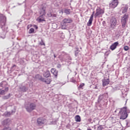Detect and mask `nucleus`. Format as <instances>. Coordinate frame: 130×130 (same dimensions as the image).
<instances>
[{
    "mask_svg": "<svg viewBox=\"0 0 130 130\" xmlns=\"http://www.w3.org/2000/svg\"><path fill=\"white\" fill-rule=\"evenodd\" d=\"M40 14L41 16H40L37 19V21H38L39 23L45 21V15L46 14V13L45 12V9L42 8L40 12Z\"/></svg>",
    "mask_w": 130,
    "mask_h": 130,
    "instance_id": "f257e3e1",
    "label": "nucleus"
},
{
    "mask_svg": "<svg viewBox=\"0 0 130 130\" xmlns=\"http://www.w3.org/2000/svg\"><path fill=\"white\" fill-rule=\"evenodd\" d=\"M70 23H72L71 18H65L61 22V28L63 29H66L68 28V26Z\"/></svg>",
    "mask_w": 130,
    "mask_h": 130,
    "instance_id": "f03ea898",
    "label": "nucleus"
},
{
    "mask_svg": "<svg viewBox=\"0 0 130 130\" xmlns=\"http://www.w3.org/2000/svg\"><path fill=\"white\" fill-rule=\"evenodd\" d=\"M119 115H120V119H125L127 117V113L126 112V108H123L119 112Z\"/></svg>",
    "mask_w": 130,
    "mask_h": 130,
    "instance_id": "7ed1b4c3",
    "label": "nucleus"
},
{
    "mask_svg": "<svg viewBox=\"0 0 130 130\" xmlns=\"http://www.w3.org/2000/svg\"><path fill=\"white\" fill-rule=\"evenodd\" d=\"M128 20V15L124 14L121 17V24H122V28H124L126 26V23Z\"/></svg>",
    "mask_w": 130,
    "mask_h": 130,
    "instance_id": "20e7f679",
    "label": "nucleus"
},
{
    "mask_svg": "<svg viewBox=\"0 0 130 130\" xmlns=\"http://www.w3.org/2000/svg\"><path fill=\"white\" fill-rule=\"evenodd\" d=\"M25 108L28 112H31L36 108V105L35 103H30L28 106H25Z\"/></svg>",
    "mask_w": 130,
    "mask_h": 130,
    "instance_id": "39448f33",
    "label": "nucleus"
},
{
    "mask_svg": "<svg viewBox=\"0 0 130 130\" xmlns=\"http://www.w3.org/2000/svg\"><path fill=\"white\" fill-rule=\"evenodd\" d=\"M103 14H104V10L102 9L99 7H98L96 9V13L94 15V17L95 18H97V17H99L100 16H102Z\"/></svg>",
    "mask_w": 130,
    "mask_h": 130,
    "instance_id": "423d86ee",
    "label": "nucleus"
},
{
    "mask_svg": "<svg viewBox=\"0 0 130 130\" xmlns=\"http://www.w3.org/2000/svg\"><path fill=\"white\" fill-rule=\"evenodd\" d=\"M116 23H117L116 18H115V17H112L110 21V26H111V28H112V29H114V28L115 27V26H116Z\"/></svg>",
    "mask_w": 130,
    "mask_h": 130,
    "instance_id": "0eeeda50",
    "label": "nucleus"
},
{
    "mask_svg": "<svg viewBox=\"0 0 130 130\" xmlns=\"http://www.w3.org/2000/svg\"><path fill=\"white\" fill-rule=\"evenodd\" d=\"M118 5V0H113L111 1V3L109 4V6L110 8L112 9H114L117 7Z\"/></svg>",
    "mask_w": 130,
    "mask_h": 130,
    "instance_id": "6e6552de",
    "label": "nucleus"
},
{
    "mask_svg": "<svg viewBox=\"0 0 130 130\" xmlns=\"http://www.w3.org/2000/svg\"><path fill=\"white\" fill-rule=\"evenodd\" d=\"M12 123V121L10 119H6L2 122L3 125H10Z\"/></svg>",
    "mask_w": 130,
    "mask_h": 130,
    "instance_id": "1a4fd4ad",
    "label": "nucleus"
},
{
    "mask_svg": "<svg viewBox=\"0 0 130 130\" xmlns=\"http://www.w3.org/2000/svg\"><path fill=\"white\" fill-rule=\"evenodd\" d=\"M46 120L43 118H39L37 119V122L38 124L41 125L42 124H44L45 123Z\"/></svg>",
    "mask_w": 130,
    "mask_h": 130,
    "instance_id": "9d476101",
    "label": "nucleus"
},
{
    "mask_svg": "<svg viewBox=\"0 0 130 130\" xmlns=\"http://www.w3.org/2000/svg\"><path fill=\"white\" fill-rule=\"evenodd\" d=\"M9 91V87H6L4 90L0 89V95H6Z\"/></svg>",
    "mask_w": 130,
    "mask_h": 130,
    "instance_id": "9b49d317",
    "label": "nucleus"
},
{
    "mask_svg": "<svg viewBox=\"0 0 130 130\" xmlns=\"http://www.w3.org/2000/svg\"><path fill=\"white\" fill-rule=\"evenodd\" d=\"M0 87L3 88H5V89H6V88H9V87H8V82L6 81H2L0 83Z\"/></svg>",
    "mask_w": 130,
    "mask_h": 130,
    "instance_id": "f8f14e48",
    "label": "nucleus"
},
{
    "mask_svg": "<svg viewBox=\"0 0 130 130\" xmlns=\"http://www.w3.org/2000/svg\"><path fill=\"white\" fill-rule=\"evenodd\" d=\"M118 45V42H116L114 43L113 44L111 45L110 46V49L111 50H114L117 47V46Z\"/></svg>",
    "mask_w": 130,
    "mask_h": 130,
    "instance_id": "ddd939ff",
    "label": "nucleus"
},
{
    "mask_svg": "<svg viewBox=\"0 0 130 130\" xmlns=\"http://www.w3.org/2000/svg\"><path fill=\"white\" fill-rule=\"evenodd\" d=\"M109 84V79H103V87H105V86H107Z\"/></svg>",
    "mask_w": 130,
    "mask_h": 130,
    "instance_id": "4468645a",
    "label": "nucleus"
},
{
    "mask_svg": "<svg viewBox=\"0 0 130 130\" xmlns=\"http://www.w3.org/2000/svg\"><path fill=\"white\" fill-rule=\"evenodd\" d=\"M51 72L52 74H53L54 76H55V78H56V77H57V73H58V72L57 70H56V69H55L54 68H52L51 70Z\"/></svg>",
    "mask_w": 130,
    "mask_h": 130,
    "instance_id": "2eb2a0df",
    "label": "nucleus"
},
{
    "mask_svg": "<svg viewBox=\"0 0 130 130\" xmlns=\"http://www.w3.org/2000/svg\"><path fill=\"white\" fill-rule=\"evenodd\" d=\"M43 76L45 78H48L50 77V72H49V71L47 70L44 73Z\"/></svg>",
    "mask_w": 130,
    "mask_h": 130,
    "instance_id": "dca6fc26",
    "label": "nucleus"
},
{
    "mask_svg": "<svg viewBox=\"0 0 130 130\" xmlns=\"http://www.w3.org/2000/svg\"><path fill=\"white\" fill-rule=\"evenodd\" d=\"M0 24L2 26L5 25V17L0 16Z\"/></svg>",
    "mask_w": 130,
    "mask_h": 130,
    "instance_id": "f3484780",
    "label": "nucleus"
},
{
    "mask_svg": "<svg viewBox=\"0 0 130 130\" xmlns=\"http://www.w3.org/2000/svg\"><path fill=\"white\" fill-rule=\"evenodd\" d=\"M12 115V113L11 112H5L4 114H3L4 116H6V117H10Z\"/></svg>",
    "mask_w": 130,
    "mask_h": 130,
    "instance_id": "a211bd4d",
    "label": "nucleus"
},
{
    "mask_svg": "<svg viewBox=\"0 0 130 130\" xmlns=\"http://www.w3.org/2000/svg\"><path fill=\"white\" fill-rule=\"evenodd\" d=\"M128 9V7L127 6H125L124 7H122L121 8L122 10V13L123 14H124V13H126L127 12V9Z\"/></svg>",
    "mask_w": 130,
    "mask_h": 130,
    "instance_id": "6ab92c4d",
    "label": "nucleus"
},
{
    "mask_svg": "<svg viewBox=\"0 0 130 130\" xmlns=\"http://www.w3.org/2000/svg\"><path fill=\"white\" fill-rule=\"evenodd\" d=\"M92 22H93L92 16H90V19L87 23V26H91V25H92Z\"/></svg>",
    "mask_w": 130,
    "mask_h": 130,
    "instance_id": "aec40b11",
    "label": "nucleus"
},
{
    "mask_svg": "<svg viewBox=\"0 0 130 130\" xmlns=\"http://www.w3.org/2000/svg\"><path fill=\"white\" fill-rule=\"evenodd\" d=\"M75 120L77 122H80L81 121V117L79 115H76L75 116Z\"/></svg>",
    "mask_w": 130,
    "mask_h": 130,
    "instance_id": "412c9836",
    "label": "nucleus"
},
{
    "mask_svg": "<svg viewBox=\"0 0 130 130\" xmlns=\"http://www.w3.org/2000/svg\"><path fill=\"white\" fill-rule=\"evenodd\" d=\"M20 89L21 91H22V92H26V91L28 90V89L26 88V87L25 86H22L20 88Z\"/></svg>",
    "mask_w": 130,
    "mask_h": 130,
    "instance_id": "4be33fe9",
    "label": "nucleus"
},
{
    "mask_svg": "<svg viewBox=\"0 0 130 130\" xmlns=\"http://www.w3.org/2000/svg\"><path fill=\"white\" fill-rule=\"evenodd\" d=\"M79 52L80 50H79V48H76V50L75 52V56H78V55H79Z\"/></svg>",
    "mask_w": 130,
    "mask_h": 130,
    "instance_id": "5701e85b",
    "label": "nucleus"
},
{
    "mask_svg": "<svg viewBox=\"0 0 130 130\" xmlns=\"http://www.w3.org/2000/svg\"><path fill=\"white\" fill-rule=\"evenodd\" d=\"M51 82V80L50 79H47L45 81V83L46 84H49Z\"/></svg>",
    "mask_w": 130,
    "mask_h": 130,
    "instance_id": "b1692460",
    "label": "nucleus"
},
{
    "mask_svg": "<svg viewBox=\"0 0 130 130\" xmlns=\"http://www.w3.org/2000/svg\"><path fill=\"white\" fill-rule=\"evenodd\" d=\"M85 86V83H81L80 84L79 86L78 87V89H83V87Z\"/></svg>",
    "mask_w": 130,
    "mask_h": 130,
    "instance_id": "393cba45",
    "label": "nucleus"
},
{
    "mask_svg": "<svg viewBox=\"0 0 130 130\" xmlns=\"http://www.w3.org/2000/svg\"><path fill=\"white\" fill-rule=\"evenodd\" d=\"M10 95L11 94L9 93L8 95H5L3 96V99H4V100L9 99V98H10Z\"/></svg>",
    "mask_w": 130,
    "mask_h": 130,
    "instance_id": "a878e982",
    "label": "nucleus"
},
{
    "mask_svg": "<svg viewBox=\"0 0 130 130\" xmlns=\"http://www.w3.org/2000/svg\"><path fill=\"white\" fill-rule=\"evenodd\" d=\"M28 33H29V34H32V33H34V28H31L29 29V31H28Z\"/></svg>",
    "mask_w": 130,
    "mask_h": 130,
    "instance_id": "bb28decb",
    "label": "nucleus"
},
{
    "mask_svg": "<svg viewBox=\"0 0 130 130\" xmlns=\"http://www.w3.org/2000/svg\"><path fill=\"white\" fill-rule=\"evenodd\" d=\"M17 67V66L16 64H14L11 67V71H14V70H16V68Z\"/></svg>",
    "mask_w": 130,
    "mask_h": 130,
    "instance_id": "cd10ccee",
    "label": "nucleus"
},
{
    "mask_svg": "<svg viewBox=\"0 0 130 130\" xmlns=\"http://www.w3.org/2000/svg\"><path fill=\"white\" fill-rule=\"evenodd\" d=\"M64 12L66 13V14H69L71 13V11H70V9H66V10H65Z\"/></svg>",
    "mask_w": 130,
    "mask_h": 130,
    "instance_id": "c85d7f7f",
    "label": "nucleus"
},
{
    "mask_svg": "<svg viewBox=\"0 0 130 130\" xmlns=\"http://www.w3.org/2000/svg\"><path fill=\"white\" fill-rule=\"evenodd\" d=\"M47 16L49 18H51V17L52 16V13H51V12H49L47 13Z\"/></svg>",
    "mask_w": 130,
    "mask_h": 130,
    "instance_id": "c756f323",
    "label": "nucleus"
},
{
    "mask_svg": "<svg viewBox=\"0 0 130 130\" xmlns=\"http://www.w3.org/2000/svg\"><path fill=\"white\" fill-rule=\"evenodd\" d=\"M16 112V108H14V110H12L11 113V115L14 114Z\"/></svg>",
    "mask_w": 130,
    "mask_h": 130,
    "instance_id": "7c9ffc66",
    "label": "nucleus"
},
{
    "mask_svg": "<svg viewBox=\"0 0 130 130\" xmlns=\"http://www.w3.org/2000/svg\"><path fill=\"white\" fill-rule=\"evenodd\" d=\"M124 50H125V51H127V50H128V47L127 46H124Z\"/></svg>",
    "mask_w": 130,
    "mask_h": 130,
    "instance_id": "2f4dec72",
    "label": "nucleus"
},
{
    "mask_svg": "<svg viewBox=\"0 0 130 130\" xmlns=\"http://www.w3.org/2000/svg\"><path fill=\"white\" fill-rule=\"evenodd\" d=\"M40 44L41 45H45V43H44L43 40H41V42L40 43Z\"/></svg>",
    "mask_w": 130,
    "mask_h": 130,
    "instance_id": "473e14b6",
    "label": "nucleus"
},
{
    "mask_svg": "<svg viewBox=\"0 0 130 130\" xmlns=\"http://www.w3.org/2000/svg\"><path fill=\"white\" fill-rule=\"evenodd\" d=\"M103 129V127L102 126L100 125L98 127L97 130H102Z\"/></svg>",
    "mask_w": 130,
    "mask_h": 130,
    "instance_id": "72a5a7b5",
    "label": "nucleus"
},
{
    "mask_svg": "<svg viewBox=\"0 0 130 130\" xmlns=\"http://www.w3.org/2000/svg\"><path fill=\"white\" fill-rule=\"evenodd\" d=\"M52 18H56V14L52 13Z\"/></svg>",
    "mask_w": 130,
    "mask_h": 130,
    "instance_id": "f704fd0d",
    "label": "nucleus"
},
{
    "mask_svg": "<svg viewBox=\"0 0 130 130\" xmlns=\"http://www.w3.org/2000/svg\"><path fill=\"white\" fill-rule=\"evenodd\" d=\"M102 98H103V95H100L99 98V99L101 101L102 100Z\"/></svg>",
    "mask_w": 130,
    "mask_h": 130,
    "instance_id": "c9c22d12",
    "label": "nucleus"
},
{
    "mask_svg": "<svg viewBox=\"0 0 130 130\" xmlns=\"http://www.w3.org/2000/svg\"><path fill=\"white\" fill-rule=\"evenodd\" d=\"M57 67L58 68V69H60V68H61V65H60V64H58Z\"/></svg>",
    "mask_w": 130,
    "mask_h": 130,
    "instance_id": "e433bc0d",
    "label": "nucleus"
},
{
    "mask_svg": "<svg viewBox=\"0 0 130 130\" xmlns=\"http://www.w3.org/2000/svg\"><path fill=\"white\" fill-rule=\"evenodd\" d=\"M41 81H42V82H45V79L42 78H41Z\"/></svg>",
    "mask_w": 130,
    "mask_h": 130,
    "instance_id": "4c0bfd02",
    "label": "nucleus"
},
{
    "mask_svg": "<svg viewBox=\"0 0 130 130\" xmlns=\"http://www.w3.org/2000/svg\"><path fill=\"white\" fill-rule=\"evenodd\" d=\"M34 28H35V29H38V26H37V25H34Z\"/></svg>",
    "mask_w": 130,
    "mask_h": 130,
    "instance_id": "58836bf2",
    "label": "nucleus"
},
{
    "mask_svg": "<svg viewBox=\"0 0 130 130\" xmlns=\"http://www.w3.org/2000/svg\"><path fill=\"white\" fill-rule=\"evenodd\" d=\"M61 38H64V35L63 34V33L61 34Z\"/></svg>",
    "mask_w": 130,
    "mask_h": 130,
    "instance_id": "ea45409f",
    "label": "nucleus"
},
{
    "mask_svg": "<svg viewBox=\"0 0 130 130\" xmlns=\"http://www.w3.org/2000/svg\"><path fill=\"white\" fill-rule=\"evenodd\" d=\"M94 14H95V11H93V12H92V15L90 16V17H92V18L94 17Z\"/></svg>",
    "mask_w": 130,
    "mask_h": 130,
    "instance_id": "a19ab883",
    "label": "nucleus"
},
{
    "mask_svg": "<svg viewBox=\"0 0 130 130\" xmlns=\"http://www.w3.org/2000/svg\"><path fill=\"white\" fill-rule=\"evenodd\" d=\"M88 121L91 122V121H92V119H91V118L88 119Z\"/></svg>",
    "mask_w": 130,
    "mask_h": 130,
    "instance_id": "79ce46f5",
    "label": "nucleus"
},
{
    "mask_svg": "<svg viewBox=\"0 0 130 130\" xmlns=\"http://www.w3.org/2000/svg\"><path fill=\"white\" fill-rule=\"evenodd\" d=\"M72 82L73 83H76V80H73Z\"/></svg>",
    "mask_w": 130,
    "mask_h": 130,
    "instance_id": "37998d69",
    "label": "nucleus"
},
{
    "mask_svg": "<svg viewBox=\"0 0 130 130\" xmlns=\"http://www.w3.org/2000/svg\"><path fill=\"white\" fill-rule=\"evenodd\" d=\"M87 130H92V129H91V128H88V129H87Z\"/></svg>",
    "mask_w": 130,
    "mask_h": 130,
    "instance_id": "c03bdc74",
    "label": "nucleus"
},
{
    "mask_svg": "<svg viewBox=\"0 0 130 130\" xmlns=\"http://www.w3.org/2000/svg\"><path fill=\"white\" fill-rule=\"evenodd\" d=\"M59 5H60V3L57 4V6L58 7V6H59Z\"/></svg>",
    "mask_w": 130,
    "mask_h": 130,
    "instance_id": "a18cd8bd",
    "label": "nucleus"
},
{
    "mask_svg": "<svg viewBox=\"0 0 130 130\" xmlns=\"http://www.w3.org/2000/svg\"><path fill=\"white\" fill-rule=\"evenodd\" d=\"M54 57H55V55H54Z\"/></svg>",
    "mask_w": 130,
    "mask_h": 130,
    "instance_id": "49530a36",
    "label": "nucleus"
},
{
    "mask_svg": "<svg viewBox=\"0 0 130 130\" xmlns=\"http://www.w3.org/2000/svg\"><path fill=\"white\" fill-rule=\"evenodd\" d=\"M79 130H81V129H79Z\"/></svg>",
    "mask_w": 130,
    "mask_h": 130,
    "instance_id": "de8ad7c7",
    "label": "nucleus"
}]
</instances>
